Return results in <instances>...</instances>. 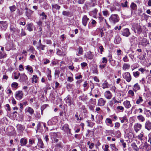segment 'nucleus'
Returning <instances> with one entry per match:
<instances>
[{
  "instance_id": "obj_14",
  "label": "nucleus",
  "mask_w": 151,
  "mask_h": 151,
  "mask_svg": "<svg viewBox=\"0 0 151 151\" xmlns=\"http://www.w3.org/2000/svg\"><path fill=\"white\" fill-rule=\"evenodd\" d=\"M89 20V19L87 17L86 15H84L82 19V23L83 25L85 27L86 26L87 22Z\"/></svg>"
},
{
  "instance_id": "obj_9",
  "label": "nucleus",
  "mask_w": 151,
  "mask_h": 151,
  "mask_svg": "<svg viewBox=\"0 0 151 151\" xmlns=\"http://www.w3.org/2000/svg\"><path fill=\"white\" fill-rule=\"evenodd\" d=\"M141 45L144 47H146L150 45L149 41L146 38H143L140 42Z\"/></svg>"
},
{
  "instance_id": "obj_35",
  "label": "nucleus",
  "mask_w": 151,
  "mask_h": 151,
  "mask_svg": "<svg viewBox=\"0 0 151 151\" xmlns=\"http://www.w3.org/2000/svg\"><path fill=\"white\" fill-rule=\"evenodd\" d=\"M116 110L118 112H123L124 110L123 107L121 106H118L116 107Z\"/></svg>"
},
{
  "instance_id": "obj_45",
  "label": "nucleus",
  "mask_w": 151,
  "mask_h": 151,
  "mask_svg": "<svg viewBox=\"0 0 151 151\" xmlns=\"http://www.w3.org/2000/svg\"><path fill=\"white\" fill-rule=\"evenodd\" d=\"M18 83L16 82L13 83L11 85L12 86L13 88H17V87L18 86Z\"/></svg>"
},
{
  "instance_id": "obj_4",
  "label": "nucleus",
  "mask_w": 151,
  "mask_h": 151,
  "mask_svg": "<svg viewBox=\"0 0 151 151\" xmlns=\"http://www.w3.org/2000/svg\"><path fill=\"white\" fill-rule=\"evenodd\" d=\"M10 30L11 32L13 33H19L20 31V30L16 27V25L14 24H10Z\"/></svg>"
},
{
  "instance_id": "obj_29",
  "label": "nucleus",
  "mask_w": 151,
  "mask_h": 151,
  "mask_svg": "<svg viewBox=\"0 0 151 151\" xmlns=\"http://www.w3.org/2000/svg\"><path fill=\"white\" fill-rule=\"evenodd\" d=\"M33 24L32 23H29L27 24L26 26L27 27V29L29 32H31L33 31Z\"/></svg>"
},
{
  "instance_id": "obj_51",
  "label": "nucleus",
  "mask_w": 151,
  "mask_h": 151,
  "mask_svg": "<svg viewBox=\"0 0 151 151\" xmlns=\"http://www.w3.org/2000/svg\"><path fill=\"white\" fill-rule=\"evenodd\" d=\"M123 60L124 62H128L129 61V59L127 55H126L122 59Z\"/></svg>"
},
{
  "instance_id": "obj_21",
  "label": "nucleus",
  "mask_w": 151,
  "mask_h": 151,
  "mask_svg": "<svg viewBox=\"0 0 151 151\" xmlns=\"http://www.w3.org/2000/svg\"><path fill=\"white\" fill-rule=\"evenodd\" d=\"M123 104L124 107L127 109H129L131 106L130 101H128L126 100L124 101Z\"/></svg>"
},
{
  "instance_id": "obj_36",
  "label": "nucleus",
  "mask_w": 151,
  "mask_h": 151,
  "mask_svg": "<svg viewBox=\"0 0 151 151\" xmlns=\"http://www.w3.org/2000/svg\"><path fill=\"white\" fill-rule=\"evenodd\" d=\"M144 136L143 133H140L139 135L137 136V138L140 141L143 140L142 137Z\"/></svg>"
},
{
  "instance_id": "obj_27",
  "label": "nucleus",
  "mask_w": 151,
  "mask_h": 151,
  "mask_svg": "<svg viewBox=\"0 0 151 151\" xmlns=\"http://www.w3.org/2000/svg\"><path fill=\"white\" fill-rule=\"evenodd\" d=\"M57 54L60 56H64L66 55V54L65 53V52H63V51H62L58 49H57Z\"/></svg>"
},
{
  "instance_id": "obj_20",
  "label": "nucleus",
  "mask_w": 151,
  "mask_h": 151,
  "mask_svg": "<svg viewBox=\"0 0 151 151\" xmlns=\"http://www.w3.org/2000/svg\"><path fill=\"white\" fill-rule=\"evenodd\" d=\"M27 140L26 138H21L20 141V145L21 146H25L27 143Z\"/></svg>"
},
{
  "instance_id": "obj_43",
  "label": "nucleus",
  "mask_w": 151,
  "mask_h": 151,
  "mask_svg": "<svg viewBox=\"0 0 151 151\" xmlns=\"http://www.w3.org/2000/svg\"><path fill=\"white\" fill-rule=\"evenodd\" d=\"M26 69L30 73H32L33 72L32 68L31 66H27L26 67Z\"/></svg>"
},
{
  "instance_id": "obj_7",
  "label": "nucleus",
  "mask_w": 151,
  "mask_h": 151,
  "mask_svg": "<svg viewBox=\"0 0 151 151\" xmlns=\"http://www.w3.org/2000/svg\"><path fill=\"white\" fill-rule=\"evenodd\" d=\"M61 129L67 133L71 134L70 129L69 128V125L68 124H65L61 127Z\"/></svg>"
},
{
  "instance_id": "obj_48",
  "label": "nucleus",
  "mask_w": 151,
  "mask_h": 151,
  "mask_svg": "<svg viewBox=\"0 0 151 151\" xmlns=\"http://www.w3.org/2000/svg\"><path fill=\"white\" fill-rule=\"evenodd\" d=\"M131 8L133 9H136L137 5L134 3H132L130 6Z\"/></svg>"
},
{
  "instance_id": "obj_63",
  "label": "nucleus",
  "mask_w": 151,
  "mask_h": 151,
  "mask_svg": "<svg viewBox=\"0 0 151 151\" xmlns=\"http://www.w3.org/2000/svg\"><path fill=\"white\" fill-rule=\"evenodd\" d=\"M136 39H137V38L134 36H132L130 38V40L131 42L135 41Z\"/></svg>"
},
{
  "instance_id": "obj_47",
  "label": "nucleus",
  "mask_w": 151,
  "mask_h": 151,
  "mask_svg": "<svg viewBox=\"0 0 151 151\" xmlns=\"http://www.w3.org/2000/svg\"><path fill=\"white\" fill-rule=\"evenodd\" d=\"M110 146L112 150L115 151H117L118 150V149L116 147L114 144H111Z\"/></svg>"
},
{
  "instance_id": "obj_10",
  "label": "nucleus",
  "mask_w": 151,
  "mask_h": 151,
  "mask_svg": "<svg viewBox=\"0 0 151 151\" xmlns=\"http://www.w3.org/2000/svg\"><path fill=\"white\" fill-rule=\"evenodd\" d=\"M25 10H26L25 12L26 16L28 17V19H30L31 16L32 14L33 11L29 9L27 7L25 8Z\"/></svg>"
},
{
  "instance_id": "obj_2",
  "label": "nucleus",
  "mask_w": 151,
  "mask_h": 151,
  "mask_svg": "<svg viewBox=\"0 0 151 151\" xmlns=\"http://www.w3.org/2000/svg\"><path fill=\"white\" fill-rule=\"evenodd\" d=\"M132 29L134 31L135 33H137L138 34H140L142 32L141 26L139 24H133L132 25Z\"/></svg>"
},
{
  "instance_id": "obj_50",
  "label": "nucleus",
  "mask_w": 151,
  "mask_h": 151,
  "mask_svg": "<svg viewBox=\"0 0 151 151\" xmlns=\"http://www.w3.org/2000/svg\"><path fill=\"white\" fill-rule=\"evenodd\" d=\"M62 14L64 16H69L70 15V12H69L63 11V12Z\"/></svg>"
},
{
  "instance_id": "obj_5",
  "label": "nucleus",
  "mask_w": 151,
  "mask_h": 151,
  "mask_svg": "<svg viewBox=\"0 0 151 151\" xmlns=\"http://www.w3.org/2000/svg\"><path fill=\"white\" fill-rule=\"evenodd\" d=\"M122 76L123 78L128 82H129L132 80V77L129 72H125L123 73Z\"/></svg>"
},
{
  "instance_id": "obj_1",
  "label": "nucleus",
  "mask_w": 151,
  "mask_h": 151,
  "mask_svg": "<svg viewBox=\"0 0 151 151\" xmlns=\"http://www.w3.org/2000/svg\"><path fill=\"white\" fill-rule=\"evenodd\" d=\"M109 20L111 24H114L119 21V18L117 14H112L109 17Z\"/></svg>"
},
{
  "instance_id": "obj_61",
  "label": "nucleus",
  "mask_w": 151,
  "mask_h": 151,
  "mask_svg": "<svg viewBox=\"0 0 151 151\" xmlns=\"http://www.w3.org/2000/svg\"><path fill=\"white\" fill-rule=\"evenodd\" d=\"M145 113L148 115H151V112L150 110L147 109L145 110Z\"/></svg>"
},
{
  "instance_id": "obj_18",
  "label": "nucleus",
  "mask_w": 151,
  "mask_h": 151,
  "mask_svg": "<svg viewBox=\"0 0 151 151\" xmlns=\"http://www.w3.org/2000/svg\"><path fill=\"white\" fill-rule=\"evenodd\" d=\"M145 128L148 130L151 129V122L149 121H147L145 124Z\"/></svg>"
},
{
  "instance_id": "obj_62",
  "label": "nucleus",
  "mask_w": 151,
  "mask_h": 151,
  "mask_svg": "<svg viewBox=\"0 0 151 151\" xmlns=\"http://www.w3.org/2000/svg\"><path fill=\"white\" fill-rule=\"evenodd\" d=\"M128 93L131 95L132 96H134V93L133 91L132 90H129L128 91Z\"/></svg>"
},
{
  "instance_id": "obj_17",
  "label": "nucleus",
  "mask_w": 151,
  "mask_h": 151,
  "mask_svg": "<svg viewBox=\"0 0 151 151\" xmlns=\"http://www.w3.org/2000/svg\"><path fill=\"white\" fill-rule=\"evenodd\" d=\"M142 127V125L140 124L137 123L135 124L134 125V128L136 132H137L139 130L141 129Z\"/></svg>"
},
{
  "instance_id": "obj_53",
  "label": "nucleus",
  "mask_w": 151,
  "mask_h": 151,
  "mask_svg": "<svg viewBox=\"0 0 151 151\" xmlns=\"http://www.w3.org/2000/svg\"><path fill=\"white\" fill-rule=\"evenodd\" d=\"M108 83L106 81H105L102 84V88H108Z\"/></svg>"
},
{
  "instance_id": "obj_30",
  "label": "nucleus",
  "mask_w": 151,
  "mask_h": 151,
  "mask_svg": "<svg viewBox=\"0 0 151 151\" xmlns=\"http://www.w3.org/2000/svg\"><path fill=\"white\" fill-rule=\"evenodd\" d=\"M130 67V65L126 63H124V64L123 67L122 69L124 70H128L129 69Z\"/></svg>"
},
{
  "instance_id": "obj_25",
  "label": "nucleus",
  "mask_w": 151,
  "mask_h": 151,
  "mask_svg": "<svg viewBox=\"0 0 151 151\" xmlns=\"http://www.w3.org/2000/svg\"><path fill=\"white\" fill-rule=\"evenodd\" d=\"M51 71L49 68H47V76L49 81L51 80L52 76L51 75Z\"/></svg>"
},
{
  "instance_id": "obj_56",
  "label": "nucleus",
  "mask_w": 151,
  "mask_h": 151,
  "mask_svg": "<svg viewBox=\"0 0 151 151\" xmlns=\"http://www.w3.org/2000/svg\"><path fill=\"white\" fill-rule=\"evenodd\" d=\"M32 77H33V79L34 80L35 82V83H37V81H38L37 80L38 78L37 76L36 75H33L32 76Z\"/></svg>"
},
{
  "instance_id": "obj_32",
  "label": "nucleus",
  "mask_w": 151,
  "mask_h": 151,
  "mask_svg": "<svg viewBox=\"0 0 151 151\" xmlns=\"http://www.w3.org/2000/svg\"><path fill=\"white\" fill-rule=\"evenodd\" d=\"M137 118L139 121L141 122H144L145 120V117L141 115L138 116H137Z\"/></svg>"
},
{
  "instance_id": "obj_31",
  "label": "nucleus",
  "mask_w": 151,
  "mask_h": 151,
  "mask_svg": "<svg viewBox=\"0 0 151 151\" xmlns=\"http://www.w3.org/2000/svg\"><path fill=\"white\" fill-rule=\"evenodd\" d=\"M17 129L20 131H22L24 129V127L21 124L17 125Z\"/></svg>"
},
{
  "instance_id": "obj_16",
  "label": "nucleus",
  "mask_w": 151,
  "mask_h": 151,
  "mask_svg": "<svg viewBox=\"0 0 151 151\" xmlns=\"http://www.w3.org/2000/svg\"><path fill=\"white\" fill-rule=\"evenodd\" d=\"M52 9L53 12L56 10H59L60 8V6L56 4H52Z\"/></svg>"
},
{
  "instance_id": "obj_57",
  "label": "nucleus",
  "mask_w": 151,
  "mask_h": 151,
  "mask_svg": "<svg viewBox=\"0 0 151 151\" xmlns=\"http://www.w3.org/2000/svg\"><path fill=\"white\" fill-rule=\"evenodd\" d=\"M106 123H107L109 124H111L112 123V121L111 119L109 118H107L106 119Z\"/></svg>"
},
{
  "instance_id": "obj_6",
  "label": "nucleus",
  "mask_w": 151,
  "mask_h": 151,
  "mask_svg": "<svg viewBox=\"0 0 151 151\" xmlns=\"http://www.w3.org/2000/svg\"><path fill=\"white\" fill-rule=\"evenodd\" d=\"M23 95V93L22 91H17L15 94V98L19 100L22 99Z\"/></svg>"
},
{
  "instance_id": "obj_34",
  "label": "nucleus",
  "mask_w": 151,
  "mask_h": 151,
  "mask_svg": "<svg viewBox=\"0 0 151 151\" xmlns=\"http://www.w3.org/2000/svg\"><path fill=\"white\" fill-rule=\"evenodd\" d=\"M109 61L110 63L113 66H114L115 65L116 63H115V61L114 60L112 59V57L111 56L109 58Z\"/></svg>"
},
{
  "instance_id": "obj_24",
  "label": "nucleus",
  "mask_w": 151,
  "mask_h": 151,
  "mask_svg": "<svg viewBox=\"0 0 151 151\" xmlns=\"http://www.w3.org/2000/svg\"><path fill=\"white\" fill-rule=\"evenodd\" d=\"M37 145L40 148H43L44 147V144L41 139L38 138V142Z\"/></svg>"
},
{
  "instance_id": "obj_33",
  "label": "nucleus",
  "mask_w": 151,
  "mask_h": 151,
  "mask_svg": "<svg viewBox=\"0 0 151 151\" xmlns=\"http://www.w3.org/2000/svg\"><path fill=\"white\" fill-rule=\"evenodd\" d=\"M78 50V53L76 55L78 56H79L80 55H82L83 52L82 47H79Z\"/></svg>"
},
{
  "instance_id": "obj_55",
  "label": "nucleus",
  "mask_w": 151,
  "mask_h": 151,
  "mask_svg": "<svg viewBox=\"0 0 151 151\" xmlns=\"http://www.w3.org/2000/svg\"><path fill=\"white\" fill-rule=\"evenodd\" d=\"M86 96L84 97L83 95H82L79 97V99L81 100L84 101L87 99H86Z\"/></svg>"
},
{
  "instance_id": "obj_52",
  "label": "nucleus",
  "mask_w": 151,
  "mask_h": 151,
  "mask_svg": "<svg viewBox=\"0 0 151 151\" xmlns=\"http://www.w3.org/2000/svg\"><path fill=\"white\" fill-rule=\"evenodd\" d=\"M103 15L106 17H107L109 15L108 11L107 10L104 11H102Z\"/></svg>"
},
{
  "instance_id": "obj_22",
  "label": "nucleus",
  "mask_w": 151,
  "mask_h": 151,
  "mask_svg": "<svg viewBox=\"0 0 151 151\" xmlns=\"http://www.w3.org/2000/svg\"><path fill=\"white\" fill-rule=\"evenodd\" d=\"M140 89V87L138 83H136L133 86V90L134 91L136 92Z\"/></svg>"
},
{
  "instance_id": "obj_23",
  "label": "nucleus",
  "mask_w": 151,
  "mask_h": 151,
  "mask_svg": "<svg viewBox=\"0 0 151 151\" xmlns=\"http://www.w3.org/2000/svg\"><path fill=\"white\" fill-rule=\"evenodd\" d=\"M25 111L26 112H29L31 115H32L34 112L33 109L32 108L29 106L26 108Z\"/></svg>"
},
{
  "instance_id": "obj_46",
  "label": "nucleus",
  "mask_w": 151,
  "mask_h": 151,
  "mask_svg": "<svg viewBox=\"0 0 151 151\" xmlns=\"http://www.w3.org/2000/svg\"><path fill=\"white\" fill-rule=\"evenodd\" d=\"M14 79H18L19 77L20 76V73H19L18 74H17V73L14 72Z\"/></svg>"
},
{
  "instance_id": "obj_19",
  "label": "nucleus",
  "mask_w": 151,
  "mask_h": 151,
  "mask_svg": "<svg viewBox=\"0 0 151 151\" xmlns=\"http://www.w3.org/2000/svg\"><path fill=\"white\" fill-rule=\"evenodd\" d=\"M104 96L107 99H110L111 98L112 95L109 91H108L105 93Z\"/></svg>"
},
{
  "instance_id": "obj_26",
  "label": "nucleus",
  "mask_w": 151,
  "mask_h": 151,
  "mask_svg": "<svg viewBox=\"0 0 151 151\" xmlns=\"http://www.w3.org/2000/svg\"><path fill=\"white\" fill-rule=\"evenodd\" d=\"M121 41V38L119 36H116L114 40V42L116 44H119Z\"/></svg>"
},
{
  "instance_id": "obj_39",
  "label": "nucleus",
  "mask_w": 151,
  "mask_h": 151,
  "mask_svg": "<svg viewBox=\"0 0 151 151\" xmlns=\"http://www.w3.org/2000/svg\"><path fill=\"white\" fill-rule=\"evenodd\" d=\"M143 101V100L142 97L139 96V97L138 99L137 100L136 103L137 104H139L142 102Z\"/></svg>"
},
{
  "instance_id": "obj_38",
  "label": "nucleus",
  "mask_w": 151,
  "mask_h": 151,
  "mask_svg": "<svg viewBox=\"0 0 151 151\" xmlns=\"http://www.w3.org/2000/svg\"><path fill=\"white\" fill-rule=\"evenodd\" d=\"M40 16H42V19L44 20V19H46L47 17V16L46 14H45V13L44 12H42L41 14H40Z\"/></svg>"
},
{
  "instance_id": "obj_28",
  "label": "nucleus",
  "mask_w": 151,
  "mask_h": 151,
  "mask_svg": "<svg viewBox=\"0 0 151 151\" xmlns=\"http://www.w3.org/2000/svg\"><path fill=\"white\" fill-rule=\"evenodd\" d=\"M13 129V127L11 126H9L6 129H4V131L7 134H9V133L12 132V129Z\"/></svg>"
},
{
  "instance_id": "obj_49",
  "label": "nucleus",
  "mask_w": 151,
  "mask_h": 151,
  "mask_svg": "<svg viewBox=\"0 0 151 151\" xmlns=\"http://www.w3.org/2000/svg\"><path fill=\"white\" fill-rule=\"evenodd\" d=\"M9 8L11 11L12 12H14L16 9V7L15 5H13L12 6H10Z\"/></svg>"
},
{
  "instance_id": "obj_42",
  "label": "nucleus",
  "mask_w": 151,
  "mask_h": 151,
  "mask_svg": "<svg viewBox=\"0 0 151 151\" xmlns=\"http://www.w3.org/2000/svg\"><path fill=\"white\" fill-rule=\"evenodd\" d=\"M139 73L138 71L134 72H133V75L135 78H137L139 76Z\"/></svg>"
},
{
  "instance_id": "obj_60",
  "label": "nucleus",
  "mask_w": 151,
  "mask_h": 151,
  "mask_svg": "<svg viewBox=\"0 0 151 151\" xmlns=\"http://www.w3.org/2000/svg\"><path fill=\"white\" fill-rule=\"evenodd\" d=\"M21 31L22 32L20 34L21 36L22 37L24 36H25L26 35V33H25L24 31L23 30V29H22Z\"/></svg>"
},
{
  "instance_id": "obj_40",
  "label": "nucleus",
  "mask_w": 151,
  "mask_h": 151,
  "mask_svg": "<svg viewBox=\"0 0 151 151\" xmlns=\"http://www.w3.org/2000/svg\"><path fill=\"white\" fill-rule=\"evenodd\" d=\"M132 146L134 150L137 151L138 150V148L137 147V146L136 145L135 143H132Z\"/></svg>"
},
{
  "instance_id": "obj_54",
  "label": "nucleus",
  "mask_w": 151,
  "mask_h": 151,
  "mask_svg": "<svg viewBox=\"0 0 151 151\" xmlns=\"http://www.w3.org/2000/svg\"><path fill=\"white\" fill-rule=\"evenodd\" d=\"M121 143H122V145L123 146L124 148L126 147V143L124 142V140L123 139H121L120 140Z\"/></svg>"
},
{
  "instance_id": "obj_12",
  "label": "nucleus",
  "mask_w": 151,
  "mask_h": 151,
  "mask_svg": "<svg viewBox=\"0 0 151 151\" xmlns=\"http://www.w3.org/2000/svg\"><path fill=\"white\" fill-rule=\"evenodd\" d=\"M19 81L20 82L26 83L28 81L27 77L24 73L22 74L20 76Z\"/></svg>"
},
{
  "instance_id": "obj_11",
  "label": "nucleus",
  "mask_w": 151,
  "mask_h": 151,
  "mask_svg": "<svg viewBox=\"0 0 151 151\" xmlns=\"http://www.w3.org/2000/svg\"><path fill=\"white\" fill-rule=\"evenodd\" d=\"M106 102L105 99L101 98L98 100L97 105L99 106H103L105 105Z\"/></svg>"
},
{
  "instance_id": "obj_37",
  "label": "nucleus",
  "mask_w": 151,
  "mask_h": 151,
  "mask_svg": "<svg viewBox=\"0 0 151 151\" xmlns=\"http://www.w3.org/2000/svg\"><path fill=\"white\" fill-rule=\"evenodd\" d=\"M98 10L96 9H95L93 10L91 12L93 14V17L96 18V15L97 14Z\"/></svg>"
},
{
  "instance_id": "obj_44",
  "label": "nucleus",
  "mask_w": 151,
  "mask_h": 151,
  "mask_svg": "<svg viewBox=\"0 0 151 151\" xmlns=\"http://www.w3.org/2000/svg\"><path fill=\"white\" fill-rule=\"evenodd\" d=\"M6 55L5 53L0 52V58H4L6 57Z\"/></svg>"
},
{
  "instance_id": "obj_58",
  "label": "nucleus",
  "mask_w": 151,
  "mask_h": 151,
  "mask_svg": "<svg viewBox=\"0 0 151 151\" xmlns=\"http://www.w3.org/2000/svg\"><path fill=\"white\" fill-rule=\"evenodd\" d=\"M60 73V71L59 70H55V75H57L58 76V77H59V74Z\"/></svg>"
},
{
  "instance_id": "obj_13",
  "label": "nucleus",
  "mask_w": 151,
  "mask_h": 151,
  "mask_svg": "<svg viewBox=\"0 0 151 151\" xmlns=\"http://www.w3.org/2000/svg\"><path fill=\"white\" fill-rule=\"evenodd\" d=\"M65 102L68 104L69 106L73 104V102L71 101V98L70 95H68L65 99Z\"/></svg>"
},
{
  "instance_id": "obj_3",
  "label": "nucleus",
  "mask_w": 151,
  "mask_h": 151,
  "mask_svg": "<svg viewBox=\"0 0 151 151\" xmlns=\"http://www.w3.org/2000/svg\"><path fill=\"white\" fill-rule=\"evenodd\" d=\"M96 5V0H91L89 2H86L85 4L86 9L89 8L94 6Z\"/></svg>"
},
{
  "instance_id": "obj_15",
  "label": "nucleus",
  "mask_w": 151,
  "mask_h": 151,
  "mask_svg": "<svg viewBox=\"0 0 151 151\" xmlns=\"http://www.w3.org/2000/svg\"><path fill=\"white\" fill-rule=\"evenodd\" d=\"M130 34L129 30L128 28L124 29L122 31V35L124 36L128 37Z\"/></svg>"
},
{
  "instance_id": "obj_8",
  "label": "nucleus",
  "mask_w": 151,
  "mask_h": 151,
  "mask_svg": "<svg viewBox=\"0 0 151 151\" xmlns=\"http://www.w3.org/2000/svg\"><path fill=\"white\" fill-rule=\"evenodd\" d=\"M8 26V24L6 22L1 21L0 22V28L1 30H5Z\"/></svg>"
},
{
  "instance_id": "obj_59",
  "label": "nucleus",
  "mask_w": 151,
  "mask_h": 151,
  "mask_svg": "<svg viewBox=\"0 0 151 151\" xmlns=\"http://www.w3.org/2000/svg\"><path fill=\"white\" fill-rule=\"evenodd\" d=\"M45 47V45H43L42 44L40 45L39 47H37V48H40L42 50H44V48Z\"/></svg>"
},
{
  "instance_id": "obj_64",
  "label": "nucleus",
  "mask_w": 151,
  "mask_h": 151,
  "mask_svg": "<svg viewBox=\"0 0 151 151\" xmlns=\"http://www.w3.org/2000/svg\"><path fill=\"white\" fill-rule=\"evenodd\" d=\"M108 148L109 146L108 145H105V147L103 149L104 151H109Z\"/></svg>"
},
{
  "instance_id": "obj_41",
  "label": "nucleus",
  "mask_w": 151,
  "mask_h": 151,
  "mask_svg": "<svg viewBox=\"0 0 151 151\" xmlns=\"http://www.w3.org/2000/svg\"><path fill=\"white\" fill-rule=\"evenodd\" d=\"M35 143V139H30L29 141V146H31L32 144Z\"/></svg>"
}]
</instances>
